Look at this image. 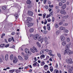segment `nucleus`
I'll return each instance as SVG.
<instances>
[{
  "label": "nucleus",
  "instance_id": "obj_1",
  "mask_svg": "<svg viewBox=\"0 0 73 73\" xmlns=\"http://www.w3.org/2000/svg\"><path fill=\"white\" fill-rule=\"evenodd\" d=\"M64 53V54L65 53H66L67 54H68V55H71V54H72V51H71L69 49L65 50Z\"/></svg>",
  "mask_w": 73,
  "mask_h": 73
},
{
  "label": "nucleus",
  "instance_id": "obj_2",
  "mask_svg": "<svg viewBox=\"0 0 73 73\" xmlns=\"http://www.w3.org/2000/svg\"><path fill=\"white\" fill-rule=\"evenodd\" d=\"M25 51L26 53L28 54V55H31V54H32V53H31V51L27 48L25 49Z\"/></svg>",
  "mask_w": 73,
  "mask_h": 73
},
{
  "label": "nucleus",
  "instance_id": "obj_3",
  "mask_svg": "<svg viewBox=\"0 0 73 73\" xmlns=\"http://www.w3.org/2000/svg\"><path fill=\"white\" fill-rule=\"evenodd\" d=\"M13 62V63H14V64L17 63V62H18V59H17V58L16 56H14Z\"/></svg>",
  "mask_w": 73,
  "mask_h": 73
},
{
  "label": "nucleus",
  "instance_id": "obj_4",
  "mask_svg": "<svg viewBox=\"0 0 73 73\" xmlns=\"http://www.w3.org/2000/svg\"><path fill=\"white\" fill-rule=\"evenodd\" d=\"M66 62L67 63H69L70 64H72L73 63L72 59L71 58H70L69 59H67L66 60Z\"/></svg>",
  "mask_w": 73,
  "mask_h": 73
},
{
  "label": "nucleus",
  "instance_id": "obj_5",
  "mask_svg": "<svg viewBox=\"0 0 73 73\" xmlns=\"http://www.w3.org/2000/svg\"><path fill=\"white\" fill-rule=\"evenodd\" d=\"M28 15H29L31 16H32L33 15V13L32 11H28Z\"/></svg>",
  "mask_w": 73,
  "mask_h": 73
},
{
  "label": "nucleus",
  "instance_id": "obj_6",
  "mask_svg": "<svg viewBox=\"0 0 73 73\" xmlns=\"http://www.w3.org/2000/svg\"><path fill=\"white\" fill-rule=\"evenodd\" d=\"M60 12L61 14H64V15H65L66 13V12L65 11L64 9H62L60 10Z\"/></svg>",
  "mask_w": 73,
  "mask_h": 73
},
{
  "label": "nucleus",
  "instance_id": "obj_7",
  "mask_svg": "<svg viewBox=\"0 0 73 73\" xmlns=\"http://www.w3.org/2000/svg\"><path fill=\"white\" fill-rule=\"evenodd\" d=\"M52 50H49V52L48 53V54L50 55V56H54V55L52 54Z\"/></svg>",
  "mask_w": 73,
  "mask_h": 73
},
{
  "label": "nucleus",
  "instance_id": "obj_8",
  "mask_svg": "<svg viewBox=\"0 0 73 73\" xmlns=\"http://www.w3.org/2000/svg\"><path fill=\"white\" fill-rule=\"evenodd\" d=\"M8 58H9V56L7 54H6L5 56V61H8Z\"/></svg>",
  "mask_w": 73,
  "mask_h": 73
},
{
  "label": "nucleus",
  "instance_id": "obj_9",
  "mask_svg": "<svg viewBox=\"0 0 73 73\" xmlns=\"http://www.w3.org/2000/svg\"><path fill=\"white\" fill-rule=\"evenodd\" d=\"M18 59L20 60H21V61H24V59L22 58V57L20 56H19L18 57Z\"/></svg>",
  "mask_w": 73,
  "mask_h": 73
},
{
  "label": "nucleus",
  "instance_id": "obj_10",
  "mask_svg": "<svg viewBox=\"0 0 73 73\" xmlns=\"http://www.w3.org/2000/svg\"><path fill=\"white\" fill-rule=\"evenodd\" d=\"M27 19L28 21H30L29 22H30L31 21H32V18H31V17H28L27 18Z\"/></svg>",
  "mask_w": 73,
  "mask_h": 73
},
{
  "label": "nucleus",
  "instance_id": "obj_11",
  "mask_svg": "<svg viewBox=\"0 0 73 73\" xmlns=\"http://www.w3.org/2000/svg\"><path fill=\"white\" fill-rule=\"evenodd\" d=\"M66 29V28L64 27H63L62 26L60 27L59 28L60 30H64V29Z\"/></svg>",
  "mask_w": 73,
  "mask_h": 73
},
{
  "label": "nucleus",
  "instance_id": "obj_12",
  "mask_svg": "<svg viewBox=\"0 0 73 73\" xmlns=\"http://www.w3.org/2000/svg\"><path fill=\"white\" fill-rule=\"evenodd\" d=\"M60 39L62 41H64L65 40V38L64 36H62L60 38Z\"/></svg>",
  "mask_w": 73,
  "mask_h": 73
},
{
  "label": "nucleus",
  "instance_id": "obj_13",
  "mask_svg": "<svg viewBox=\"0 0 73 73\" xmlns=\"http://www.w3.org/2000/svg\"><path fill=\"white\" fill-rule=\"evenodd\" d=\"M33 49L35 50V52H38V50H37V48H36L35 47L33 46Z\"/></svg>",
  "mask_w": 73,
  "mask_h": 73
},
{
  "label": "nucleus",
  "instance_id": "obj_14",
  "mask_svg": "<svg viewBox=\"0 0 73 73\" xmlns=\"http://www.w3.org/2000/svg\"><path fill=\"white\" fill-rule=\"evenodd\" d=\"M33 25V23H30L28 24V27H31V26H32Z\"/></svg>",
  "mask_w": 73,
  "mask_h": 73
},
{
  "label": "nucleus",
  "instance_id": "obj_15",
  "mask_svg": "<svg viewBox=\"0 0 73 73\" xmlns=\"http://www.w3.org/2000/svg\"><path fill=\"white\" fill-rule=\"evenodd\" d=\"M50 70L51 72H53V68L52 66H50Z\"/></svg>",
  "mask_w": 73,
  "mask_h": 73
},
{
  "label": "nucleus",
  "instance_id": "obj_16",
  "mask_svg": "<svg viewBox=\"0 0 73 73\" xmlns=\"http://www.w3.org/2000/svg\"><path fill=\"white\" fill-rule=\"evenodd\" d=\"M54 26L55 28H58V27H59V26H58V24L57 23H55V24Z\"/></svg>",
  "mask_w": 73,
  "mask_h": 73
},
{
  "label": "nucleus",
  "instance_id": "obj_17",
  "mask_svg": "<svg viewBox=\"0 0 73 73\" xmlns=\"http://www.w3.org/2000/svg\"><path fill=\"white\" fill-rule=\"evenodd\" d=\"M40 64L41 66H44V65L45 64V63L43 61L42 62H41Z\"/></svg>",
  "mask_w": 73,
  "mask_h": 73
},
{
  "label": "nucleus",
  "instance_id": "obj_18",
  "mask_svg": "<svg viewBox=\"0 0 73 73\" xmlns=\"http://www.w3.org/2000/svg\"><path fill=\"white\" fill-rule=\"evenodd\" d=\"M38 36V35H36L35 36L33 37L34 39L35 40H37Z\"/></svg>",
  "mask_w": 73,
  "mask_h": 73
},
{
  "label": "nucleus",
  "instance_id": "obj_19",
  "mask_svg": "<svg viewBox=\"0 0 73 73\" xmlns=\"http://www.w3.org/2000/svg\"><path fill=\"white\" fill-rule=\"evenodd\" d=\"M45 58V55L44 54H42L40 56V58L41 59H42V58Z\"/></svg>",
  "mask_w": 73,
  "mask_h": 73
},
{
  "label": "nucleus",
  "instance_id": "obj_20",
  "mask_svg": "<svg viewBox=\"0 0 73 73\" xmlns=\"http://www.w3.org/2000/svg\"><path fill=\"white\" fill-rule=\"evenodd\" d=\"M41 39V37L39 36V35H38V40L39 41H40Z\"/></svg>",
  "mask_w": 73,
  "mask_h": 73
},
{
  "label": "nucleus",
  "instance_id": "obj_21",
  "mask_svg": "<svg viewBox=\"0 0 73 73\" xmlns=\"http://www.w3.org/2000/svg\"><path fill=\"white\" fill-rule=\"evenodd\" d=\"M70 48V45L69 44H68L66 46V49H69Z\"/></svg>",
  "mask_w": 73,
  "mask_h": 73
},
{
  "label": "nucleus",
  "instance_id": "obj_22",
  "mask_svg": "<svg viewBox=\"0 0 73 73\" xmlns=\"http://www.w3.org/2000/svg\"><path fill=\"white\" fill-rule=\"evenodd\" d=\"M10 58L11 60H13V55L12 54L10 56Z\"/></svg>",
  "mask_w": 73,
  "mask_h": 73
},
{
  "label": "nucleus",
  "instance_id": "obj_23",
  "mask_svg": "<svg viewBox=\"0 0 73 73\" xmlns=\"http://www.w3.org/2000/svg\"><path fill=\"white\" fill-rule=\"evenodd\" d=\"M24 57L25 60H27L28 58V56L27 55H25Z\"/></svg>",
  "mask_w": 73,
  "mask_h": 73
},
{
  "label": "nucleus",
  "instance_id": "obj_24",
  "mask_svg": "<svg viewBox=\"0 0 73 73\" xmlns=\"http://www.w3.org/2000/svg\"><path fill=\"white\" fill-rule=\"evenodd\" d=\"M27 4H29L31 3V1H30V0H27Z\"/></svg>",
  "mask_w": 73,
  "mask_h": 73
},
{
  "label": "nucleus",
  "instance_id": "obj_25",
  "mask_svg": "<svg viewBox=\"0 0 73 73\" xmlns=\"http://www.w3.org/2000/svg\"><path fill=\"white\" fill-rule=\"evenodd\" d=\"M66 4H64L63 5L62 8H63V9H65L66 8Z\"/></svg>",
  "mask_w": 73,
  "mask_h": 73
},
{
  "label": "nucleus",
  "instance_id": "obj_26",
  "mask_svg": "<svg viewBox=\"0 0 73 73\" xmlns=\"http://www.w3.org/2000/svg\"><path fill=\"white\" fill-rule=\"evenodd\" d=\"M36 44L38 46H39V47H40V46H41V44H40L39 43V42H36Z\"/></svg>",
  "mask_w": 73,
  "mask_h": 73
},
{
  "label": "nucleus",
  "instance_id": "obj_27",
  "mask_svg": "<svg viewBox=\"0 0 73 73\" xmlns=\"http://www.w3.org/2000/svg\"><path fill=\"white\" fill-rule=\"evenodd\" d=\"M66 41H64L62 43V45L64 46H65V45H66Z\"/></svg>",
  "mask_w": 73,
  "mask_h": 73
},
{
  "label": "nucleus",
  "instance_id": "obj_28",
  "mask_svg": "<svg viewBox=\"0 0 73 73\" xmlns=\"http://www.w3.org/2000/svg\"><path fill=\"white\" fill-rule=\"evenodd\" d=\"M14 71H15V69L10 70L9 71V72H10V73H13Z\"/></svg>",
  "mask_w": 73,
  "mask_h": 73
},
{
  "label": "nucleus",
  "instance_id": "obj_29",
  "mask_svg": "<svg viewBox=\"0 0 73 73\" xmlns=\"http://www.w3.org/2000/svg\"><path fill=\"white\" fill-rule=\"evenodd\" d=\"M68 17H69V16H68V15L63 16L62 17V18L63 19H67V18H68Z\"/></svg>",
  "mask_w": 73,
  "mask_h": 73
},
{
  "label": "nucleus",
  "instance_id": "obj_30",
  "mask_svg": "<svg viewBox=\"0 0 73 73\" xmlns=\"http://www.w3.org/2000/svg\"><path fill=\"white\" fill-rule=\"evenodd\" d=\"M30 50L31 51V52H32V53H35V50H33V49L30 48Z\"/></svg>",
  "mask_w": 73,
  "mask_h": 73
},
{
  "label": "nucleus",
  "instance_id": "obj_31",
  "mask_svg": "<svg viewBox=\"0 0 73 73\" xmlns=\"http://www.w3.org/2000/svg\"><path fill=\"white\" fill-rule=\"evenodd\" d=\"M7 8V7L5 6H3L2 7V9L3 10H5Z\"/></svg>",
  "mask_w": 73,
  "mask_h": 73
},
{
  "label": "nucleus",
  "instance_id": "obj_32",
  "mask_svg": "<svg viewBox=\"0 0 73 73\" xmlns=\"http://www.w3.org/2000/svg\"><path fill=\"white\" fill-rule=\"evenodd\" d=\"M63 31L64 33H68V32H69V31L67 29L64 30Z\"/></svg>",
  "mask_w": 73,
  "mask_h": 73
},
{
  "label": "nucleus",
  "instance_id": "obj_33",
  "mask_svg": "<svg viewBox=\"0 0 73 73\" xmlns=\"http://www.w3.org/2000/svg\"><path fill=\"white\" fill-rule=\"evenodd\" d=\"M33 28H31L30 29V32L31 33H32V32H33Z\"/></svg>",
  "mask_w": 73,
  "mask_h": 73
},
{
  "label": "nucleus",
  "instance_id": "obj_34",
  "mask_svg": "<svg viewBox=\"0 0 73 73\" xmlns=\"http://www.w3.org/2000/svg\"><path fill=\"white\" fill-rule=\"evenodd\" d=\"M44 50H41L40 52V54H44Z\"/></svg>",
  "mask_w": 73,
  "mask_h": 73
},
{
  "label": "nucleus",
  "instance_id": "obj_35",
  "mask_svg": "<svg viewBox=\"0 0 73 73\" xmlns=\"http://www.w3.org/2000/svg\"><path fill=\"white\" fill-rule=\"evenodd\" d=\"M44 41L45 42H47V41H48V39L47 38V37H45L44 38Z\"/></svg>",
  "mask_w": 73,
  "mask_h": 73
},
{
  "label": "nucleus",
  "instance_id": "obj_36",
  "mask_svg": "<svg viewBox=\"0 0 73 73\" xmlns=\"http://www.w3.org/2000/svg\"><path fill=\"white\" fill-rule=\"evenodd\" d=\"M44 38H42L41 39H40V42L41 43H42V42H43V41H44Z\"/></svg>",
  "mask_w": 73,
  "mask_h": 73
},
{
  "label": "nucleus",
  "instance_id": "obj_37",
  "mask_svg": "<svg viewBox=\"0 0 73 73\" xmlns=\"http://www.w3.org/2000/svg\"><path fill=\"white\" fill-rule=\"evenodd\" d=\"M0 58H1L2 60H3L4 59V56H3V55H2L1 56V57Z\"/></svg>",
  "mask_w": 73,
  "mask_h": 73
},
{
  "label": "nucleus",
  "instance_id": "obj_38",
  "mask_svg": "<svg viewBox=\"0 0 73 73\" xmlns=\"http://www.w3.org/2000/svg\"><path fill=\"white\" fill-rule=\"evenodd\" d=\"M15 72H17V73H18L19 72H20V70H15Z\"/></svg>",
  "mask_w": 73,
  "mask_h": 73
},
{
  "label": "nucleus",
  "instance_id": "obj_39",
  "mask_svg": "<svg viewBox=\"0 0 73 73\" xmlns=\"http://www.w3.org/2000/svg\"><path fill=\"white\" fill-rule=\"evenodd\" d=\"M57 55L58 57H61V54H60L59 53H58Z\"/></svg>",
  "mask_w": 73,
  "mask_h": 73
},
{
  "label": "nucleus",
  "instance_id": "obj_40",
  "mask_svg": "<svg viewBox=\"0 0 73 73\" xmlns=\"http://www.w3.org/2000/svg\"><path fill=\"white\" fill-rule=\"evenodd\" d=\"M59 33H60L59 31L58 30L56 32V34L57 35H59Z\"/></svg>",
  "mask_w": 73,
  "mask_h": 73
},
{
  "label": "nucleus",
  "instance_id": "obj_41",
  "mask_svg": "<svg viewBox=\"0 0 73 73\" xmlns=\"http://www.w3.org/2000/svg\"><path fill=\"white\" fill-rule=\"evenodd\" d=\"M63 4L61 2H60L59 3V6H60V7H61V6H62V5H63Z\"/></svg>",
  "mask_w": 73,
  "mask_h": 73
},
{
  "label": "nucleus",
  "instance_id": "obj_42",
  "mask_svg": "<svg viewBox=\"0 0 73 73\" xmlns=\"http://www.w3.org/2000/svg\"><path fill=\"white\" fill-rule=\"evenodd\" d=\"M66 41L67 42H69V41H70V38H67Z\"/></svg>",
  "mask_w": 73,
  "mask_h": 73
},
{
  "label": "nucleus",
  "instance_id": "obj_43",
  "mask_svg": "<svg viewBox=\"0 0 73 73\" xmlns=\"http://www.w3.org/2000/svg\"><path fill=\"white\" fill-rule=\"evenodd\" d=\"M46 16V13H44L43 15V19H44L45 17V16Z\"/></svg>",
  "mask_w": 73,
  "mask_h": 73
},
{
  "label": "nucleus",
  "instance_id": "obj_44",
  "mask_svg": "<svg viewBox=\"0 0 73 73\" xmlns=\"http://www.w3.org/2000/svg\"><path fill=\"white\" fill-rule=\"evenodd\" d=\"M5 34L4 33L1 36V38H3V36H5Z\"/></svg>",
  "mask_w": 73,
  "mask_h": 73
},
{
  "label": "nucleus",
  "instance_id": "obj_45",
  "mask_svg": "<svg viewBox=\"0 0 73 73\" xmlns=\"http://www.w3.org/2000/svg\"><path fill=\"white\" fill-rule=\"evenodd\" d=\"M47 31H46L44 30V31H43V33L44 34H46L47 33Z\"/></svg>",
  "mask_w": 73,
  "mask_h": 73
},
{
  "label": "nucleus",
  "instance_id": "obj_46",
  "mask_svg": "<svg viewBox=\"0 0 73 73\" xmlns=\"http://www.w3.org/2000/svg\"><path fill=\"white\" fill-rule=\"evenodd\" d=\"M3 60H4L3 59L1 58H0V62H2Z\"/></svg>",
  "mask_w": 73,
  "mask_h": 73
},
{
  "label": "nucleus",
  "instance_id": "obj_47",
  "mask_svg": "<svg viewBox=\"0 0 73 73\" xmlns=\"http://www.w3.org/2000/svg\"><path fill=\"white\" fill-rule=\"evenodd\" d=\"M59 24L60 25H62V24H63V22H60L59 23Z\"/></svg>",
  "mask_w": 73,
  "mask_h": 73
},
{
  "label": "nucleus",
  "instance_id": "obj_48",
  "mask_svg": "<svg viewBox=\"0 0 73 73\" xmlns=\"http://www.w3.org/2000/svg\"><path fill=\"white\" fill-rule=\"evenodd\" d=\"M44 24H47V21L46 19L45 20V21L44 22Z\"/></svg>",
  "mask_w": 73,
  "mask_h": 73
},
{
  "label": "nucleus",
  "instance_id": "obj_49",
  "mask_svg": "<svg viewBox=\"0 0 73 73\" xmlns=\"http://www.w3.org/2000/svg\"><path fill=\"white\" fill-rule=\"evenodd\" d=\"M21 54L22 56H23V57H24L25 56V54H24V52H22Z\"/></svg>",
  "mask_w": 73,
  "mask_h": 73
},
{
  "label": "nucleus",
  "instance_id": "obj_50",
  "mask_svg": "<svg viewBox=\"0 0 73 73\" xmlns=\"http://www.w3.org/2000/svg\"><path fill=\"white\" fill-rule=\"evenodd\" d=\"M61 2H62V3H64L65 2V0H60Z\"/></svg>",
  "mask_w": 73,
  "mask_h": 73
},
{
  "label": "nucleus",
  "instance_id": "obj_51",
  "mask_svg": "<svg viewBox=\"0 0 73 73\" xmlns=\"http://www.w3.org/2000/svg\"><path fill=\"white\" fill-rule=\"evenodd\" d=\"M47 21L48 22H50L51 21V20L50 18H48L47 19Z\"/></svg>",
  "mask_w": 73,
  "mask_h": 73
},
{
  "label": "nucleus",
  "instance_id": "obj_52",
  "mask_svg": "<svg viewBox=\"0 0 73 73\" xmlns=\"http://www.w3.org/2000/svg\"><path fill=\"white\" fill-rule=\"evenodd\" d=\"M44 8L45 9H48V6H45Z\"/></svg>",
  "mask_w": 73,
  "mask_h": 73
},
{
  "label": "nucleus",
  "instance_id": "obj_53",
  "mask_svg": "<svg viewBox=\"0 0 73 73\" xmlns=\"http://www.w3.org/2000/svg\"><path fill=\"white\" fill-rule=\"evenodd\" d=\"M37 62H36L34 64H33V66H36V65H37Z\"/></svg>",
  "mask_w": 73,
  "mask_h": 73
},
{
  "label": "nucleus",
  "instance_id": "obj_54",
  "mask_svg": "<svg viewBox=\"0 0 73 73\" xmlns=\"http://www.w3.org/2000/svg\"><path fill=\"white\" fill-rule=\"evenodd\" d=\"M8 41L9 42H11L12 41V38H10L8 39Z\"/></svg>",
  "mask_w": 73,
  "mask_h": 73
},
{
  "label": "nucleus",
  "instance_id": "obj_55",
  "mask_svg": "<svg viewBox=\"0 0 73 73\" xmlns=\"http://www.w3.org/2000/svg\"><path fill=\"white\" fill-rule=\"evenodd\" d=\"M19 50H21V51H23V48H22V47H21L19 48Z\"/></svg>",
  "mask_w": 73,
  "mask_h": 73
},
{
  "label": "nucleus",
  "instance_id": "obj_56",
  "mask_svg": "<svg viewBox=\"0 0 73 73\" xmlns=\"http://www.w3.org/2000/svg\"><path fill=\"white\" fill-rule=\"evenodd\" d=\"M54 17H52V22H54Z\"/></svg>",
  "mask_w": 73,
  "mask_h": 73
},
{
  "label": "nucleus",
  "instance_id": "obj_57",
  "mask_svg": "<svg viewBox=\"0 0 73 73\" xmlns=\"http://www.w3.org/2000/svg\"><path fill=\"white\" fill-rule=\"evenodd\" d=\"M44 51L48 52H49V50L48 49H46L45 50H44Z\"/></svg>",
  "mask_w": 73,
  "mask_h": 73
},
{
  "label": "nucleus",
  "instance_id": "obj_58",
  "mask_svg": "<svg viewBox=\"0 0 73 73\" xmlns=\"http://www.w3.org/2000/svg\"><path fill=\"white\" fill-rule=\"evenodd\" d=\"M28 66H29V65H28V66H26L24 68L25 69H28Z\"/></svg>",
  "mask_w": 73,
  "mask_h": 73
},
{
  "label": "nucleus",
  "instance_id": "obj_59",
  "mask_svg": "<svg viewBox=\"0 0 73 73\" xmlns=\"http://www.w3.org/2000/svg\"><path fill=\"white\" fill-rule=\"evenodd\" d=\"M45 70H47V69H48V67H44Z\"/></svg>",
  "mask_w": 73,
  "mask_h": 73
},
{
  "label": "nucleus",
  "instance_id": "obj_60",
  "mask_svg": "<svg viewBox=\"0 0 73 73\" xmlns=\"http://www.w3.org/2000/svg\"><path fill=\"white\" fill-rule=\"evenodd\" d=\"M0 46L1 47H3V46H4V44H1Z\"/></svg>",
  "mask_w": 73,
  "mask_h": 73
},
{
  "label": "nucleus",
  "instance_id": "obj_61",
  "mask_svg": "<svg viewBox=\"0 0 73 73\" xmlns=\"http://www.w3.org/2000/svg\"><path fill=\"white\" fill-rule=\"evenodd\" d=\"M49 7H53V5H49Z\"/></svg>",
  "mask_w": 73,
  "mask_h": 73
},
{
  "label": "nucleus",
  "instance_id": "obj_62",
  "mask_svg": "<svg viewBox=\"0 0 73 73\" xmlns=\"http://www.w3.org/2000/svg\"><path fill=\"white\" fill-rule=\"evenodd\" d=\"M68 25V24L67 23H64V26H67V25Z\"/></svg>",
  "mask_w": 73,
  "mask_h": 73
},
{
  "label": "nucleus",
  "instance_id": "obj_63",
  "mask_svg": "<svg viewBox=\"0 0 73 73\" xmlns=\"http://www.w3.org/2000/svg\"><path fill=\"white\" fill-rule=\"evenodd\" d=\"M9 44H7L5 46V47L6 48H7L9 46Z\"/></svg>",
  "mask_w": 73,
  "mask_h": 73
},
{
  "label": "nucleus",
  "instance_id": "obj_64",
  "mask_svg": "<svg viewBox=\"0 0 73 73\" xmlns=\"http://www.w3.org/2000/svg\"><path fill=\"white\" fill-rule=\"evenodd\" d=\"M49 15H46V18L47 19L48 18H49Z\"/></svg>",
  "mask_w": 73,
  "mask_h": 73
}]
</instances>
